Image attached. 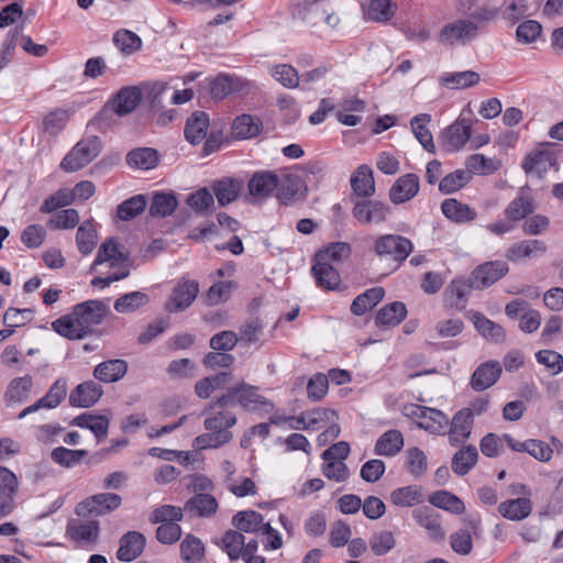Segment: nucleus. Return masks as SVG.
Returning <instances> with one entry per match:
<instances>
[{
    "mask_svg": "<svg viewBox=\"0 0 563 563\" xmlns=\"http://www.w3.org/2000/svg\"><path fill=\"white\" fill-rule=\"evenodd\" d=\"M102 387L93 380H88L76 386L69 395L71 407L89 408L102 396Z\"/></svg>",
    "mask_w": 563,
    "mask_h": 563,
    "instance_id": "nucleus-19",
    "label": "nucleus"
},
{
    "mask_svg": "<svg viewBox=\"0 0 563 563\" xmlns=\"http://www.w3.org/2000/svg\"><path fill=\"white\" fill-rule=\"evenodd\" d=\"M441 211L448 219L456 223L470 222L476 218V211L474 209L454 198L443 200Z\"/></svg>",
    "mask_w": 563,
    "mask_h": 563,
    "instance_id": "nucleus-33",
    "label": "nucleus"
},
{
    "mask_svg": "<svg viewBox=\"0 0 563 563\" xmlns=\"http://www.w3.org/2000/svg\"><path fill=\"white\" fill-rule=\"evenodd\" d=\"M145 537L137 531H130L121 537L117 558L122 562H131L141 555L145 547Z\"/></svg>",
    "mask_w": 563,
    "mask_h": 563,
    "instance_id": "nucleus-23",
    "label": "nucleus"
},
{
    "mask_svg": "<svg viewBox=\"0 0 563 563\" xmlns=\"http://www.w3.org/2000/svg\"><path fill=\"white\" fill-rule=\"evenodd\" d=\"M396 545L393 532L383 530L374 533L369 539V548L376 556H382L391 551Z\"/></svg>",
    "mask_w": 563,
    "mask_h": 563,
    "instance_id": "nucleus-63",
    "label": "nucleus"
},
{
    "mask_svg": "<svg viewBox=\"0 0 563 563\" xmlns=\"http://www.w3.org/2000/svg\"><path fill=\"white\" fill-rule=\"evenodd\" d=\"M74 423L80 428L89 429L97 439H102L108 433L109 420L103 416L82 413L74 419Z\"/></svg>",
    "mask_w": 563,
    "mask_h": 563,
    "instance_id": "nucleus-55",
    "label": "nucleus"
},
{
    "mask_svg": "<svg viewBox=\"0 0 563 563\" xmlns=\"http://www.w3.org/2000/svg\"><path fill=\"white\" fill-rule=\"evenodd\" d=\"M199 292L198 283L190 279H181L174 287L166 309L169 312H179L187 309L196 299Z\"/></svg>",
    "mask_w": 563,
    "mask_h": 563,
    "instance_id": "nucleus-14",
    "label": "nucleus"
},
{
    "mask_svg": "<svg viewBox=\"0 0 563 563\" xmlns=\"http://www.w3.org/2000/svg\"><path fill=\"white\" fill-rule=\"evenodd\" d=\"M209 117L206 112H194L186 122L185 137L191 144L200 143L207 135Z\"/></svg>",
    "mask_w": 563,
    "mask_h": 563,
    "instance_id": "nucleus-34",
    "label": "nucleus"
},
{
    "mask_svg": "<svg viewBox=\"0 0 563 563\" xmlns=\"http://www.w3.org/2000/svg\"><path fill=\"white\" fill-rule=\"evenodd\" d=\"M232 525L241 533L261 532L265 525L264 518L261 514L254 510H244L236 512L232 518Z\"/></svg>",
    "mask_w": 563,
    "mask_h": 563,
    "instance_id": "nucleus-39",
    "label": "nucleus"
},
{
    "mask_svg": "<svg viewBox=\"0 0 563 563\" xmlns=\"http://www.w3.org/2000/svg\"><path fill=\"white\" fill-rule=\"evenodd\" d=\"M235 404H239L245 410H255L260 405L265 404V398L257 393L256 387L240 383L228 388L227 394L218 398L211 407L224 408Z\"/></svg>",
    "mask_w": 563,
    "mask_h": 563,
    "instance_id": "nucleus-4",
    "label": "nucleus"
},
{
    "mask_svg": "<svg viewBox=\"0 0 563 563\" xmlns=\"http://www.w3.org/2000/svg\"><path fill=\"white\" fill-rule=\"evenodd\" d=\"M472 320L476 330L487 340L495 343H500L505 340L506 334L503 327L487 319L484 314L476 312Z\"/></svg>",
    "mask_w": 563,
    "mask_h": 563,
    "instance_id": "nucleus-46",
    "label": "nucleus"
},
{
    "mask_svg": "<svg viewBox=\"0 0 563 563\" xmlns=\"http://www.w3.org/2000/svg\"><path fill=\"white\" fill-rule=\"evenodd\" d=\"M98 520H74L67 525L66 534L75 542L86 545L95 544L99 538Z\"/></svg>",
    "mask_w": 563,
    "mask_h": 563,
    "instance_id": "nucleus-16",
    "label": "nucleus"
},
{
    "mask_svg": "<svg viewBox=\"0 0 563 563\" xmlns=\"http://www.w3.org/2000/svg\"><path fill=\"white\" fill-rule=\"evenodd\" d=\"M507 272L508 265L503 261L486 262L473 271L470 285L476 289L489 287L504 277Z\"/></svg>",
    "mask_w": 563,
    "mask_h": 563,
    "instance_id": "nucleus-11",
    "label": "nucleus"
},
{
    "mask_svg": "<svg viewBox=\"0 0 563 563\" xmlns=\"http://www.w3.org/2000/svg\"><path fill=\"white\" fill-rule=\"evenodd\" d=\"M478 453L475 446L468 445L457 451L452 459V470L455 474L463 476L476 464Z\"/></svg>",
    "mask_w": 563,
    "mask_h": 563,
    "instance_id": "nucleus-48",
    "label": "nucleus"
},
{
    "mask_svg": "<svg viewBox=\"0 0 563 563\" xmlns=\"http://www.w3.org/2000/svg\"><path fill=\"white\" fill-rule=\"evenodd\" d=\"M405 413L409 417H416L418 428L432 434L444 433L449 424L448 416L434 408L410 405L405 408Z\"/></svg>",
    "mask_w": 563,
    "mask_h": 563,
    "instance_id": "nucleus-7",
    "label": "nucleus"
},
{
    "mask_svg": "<svg viewBox=\"0 0 563 563\" xmlns=\"http://www.w3.org/2000/svg\"><path fill=\"white\" fill-rule=\"evenodd\" d=\"M479 26L472 20L457 19L442 26L439 32V42L445 45H466L475 41Z\"/></svg>",
    "mask_w": 563,
    "mask_h": 563,
    "instance_id": "nucleus-5",
    "label": "nucleus"
},
{
    "mask_svg": "<svg viewBox=\"0 0 563 563\" xmlns=\"http://www.w3.org/2000/svg\"><path fill=\"white\" fill-rule=\"evenodd\" d=\"M413 517L417 523L430 532V536L434 540H443L445 532L441 528V520L439 514L429 507L418 508Z\"/></svg>",
    "mask_w": 563,
    "mask_h": 563,
    "instance_id": "nucleus-35",
    "label": "nucleus"
},
{
    "mask_svg": "<svg viewBox=\"0 0 563 563\" xmlns=\"http://www.w3.org/2000/svg\"><path fill=\"white\" fill-rule=\"evenodd\" d=\"M122 498L114 493H100L90 496L79 503L76 507V514L79 517L103 516L120 507Z\"/></svg>",
    "mask_w": 563,
    "mask_h": 563,
    "instance_id": "nucleus-8",
    "label": "nucleus"
},
{
    "mask_svg": "<svg viewBox=\"0 0 563 563\" xmlns=\"http://www.w3.org/2000/svg\"><path fill=\"white\" fill-rule=\"evenodd\" d=\"M67 380L64 377L57 378L47 393L31 406L24 408L18 416L19 419L25 418L27 415L38 411L40 409H54L58 407L67 395Z\"/></svg>",
    "mask_w": 563,
    "mask_h": 563,
    "instance_id": "nucleus-10",
    "label": "nucleus"
},
{
    "mask_svg": "<svg viewBox=\"0 0 563 563\" xmlns=\"http://www.w3.org/2000/svg\"><path fill=\"white\" fill-rule=\"evenodd\" d=\"M158 162L157 152L150 147L132 150L126 155V163L131 167L140 169H152Z\"/></svg>",
    "mask_w": 563,
    "mask_h": 563,
    "instance_id": "nucleus-50",
    "label": "nucleus"
},
{
    "mask_svg": "<svg viewBox=\"0 0 563 563\" xmlns=\"http://www.w3.org/2000/svg\"><path fill=\"white\" fill-rule=\"evenodd\" d=\"M390 500L399 507H412L423 501V495L417 486H405L390 494Z\"/></svg>",
    "mask_w": 563,
    "mask_h": 563,
    "instance_id": "nucleus-56",
    "label": "nucleus"
},
{
    "mask_svg": "<svg viewBox=\"0 0 563 563\" xmlns=\"http://www.w3.org/2000/svg\"><path fill=\"white\" fill-rule=\"evenodd\" d=\"M146 207V200L143 195H136L119 205L118 217L128 221L139 216Z\"/></svg>",
    "mask_w": 563,
    "mask_h": 563,
    "instance_id": "nucleus-64",
    "label": "nucleus"
},
{
    "mask_svg": "<svg viewBox=\"0 0 563 563\" xmlns=\"http://www.w3.org/2000/svg\"><path fill=\"white\" fill-rule=\"evenodd\" d=\"M177 207L176 197L173 194H156L153 197L150 213L157 217L170 216Z\"/></svg>",
    "mask_w": 563,
    "mask_h": 563,
    "instance_id": "nucleus-61",
    "label": "nucleus"
},
{
    "mask_svg": "<svg viewBox=\"0 0 563 563\" xmlns=\"http://www.w3.org/2000/svg\"><path fill=\"white\" fill-rule=\"evenodd\" d=\"M406 316L407 309L405 303L394 301L377 311L375 322L379 327H396L406 318Z\"/></svg>",
    "mask_w": 563,
    "mask_h": 563,
    "instance_id": "nucleus-37",
    "label": "nucleus"
},
{
    "mask_svg": "<svg viewBox=\"0 0 563 563\" xmlns=\"http://www.w3.org/2000/svg\"><path fill=\"white\" fill-rule=\"evenodd\" d=\"M429 503L454 515H462L465 511L464 503L454 494L448 490H438L429 497Z\"/></svg>",
    "mask_w": 563,
    "mask_h": 563,
    "instance_id": "nucleus-44",
    "label": "nucleus"
},
{
    "mask_svg": "<svg viewBox=\"0 0 563 563\" xmlns=\"http://www.w3.org/2000/svg\"><path fill=\"white\" fill-rule=\"evenodd\" d=\"M128 371V363L124 360H109L98 364L93 369V377L103 383L120 380Z\"/></svg>",
    "mask_w": 563,
    "mask_h": 563,
    "instance_id": "nucleus-30",
    "label": "nucleus"
},
{
    "mask_svg": "<svg viewBox=\"0 0 563 563\" xmlns=\"http://www.w3.org/2000/svg\"><path fill=\"white\" fill-rule=\"evenodd\" d=\"M430 122L431 115L428 113H421L411 119L410 125L416 139L422 145V147L430 153H434L435 145L433 142V136L428 129V124Z\"/></svg>",
    "mask_w": 563,
    "mask_h": 563,
    "instance_id": "nucleus-38",
    "label": "nucleus"
},
{
    "mask_svg": "<svg viewBox=\"0 0 563 563\" xmlns=\"http://www.w3.org/2000/svg\"><path fill=\"white\" fill-rule=\"evenodd\" d=\"M245 537L239 530H228L217 544L228 554L231 561L242 558Z\"/></svg>",
    "mask_w": 563,
    "mask_h": 563,
    "instance_id": "nucleus-45",
    "label": "nucleus"
},
{
    "mask_svg": "<svg viewBox=\"0 0 563 563\" xmlns=\"http://www.w3.org/2000/svg\"><path fill=\"white\" fill-rule=\"evenodd\" d=\"M228 382L229 374L219 373L197 382L195 390L198 397L206 399L209 398L214 390L224 387Z\"/></svg>",
    "mask_w": 563,
    "mask_h": 563,
    "instance_id": "nucleus-59",
    "label": "nucleus"
},
{
    "mask_svg": "<svg viewBox=\"0 0 563 563\" xmlns=\"http://www.w3.org/2000/svg\"><path fill=\"white\" fill-rule=\"evenodd\" d=\"M141 101V92L136 87L121 88L115 96L102 108L100 115L112 111L123 117L131 113Z\"/></svg>",
    "mask_w": 563,
    "mask_h": 563,
    "instance_id": "nucleus-12",
    "label": "nucleus"
},
{
    "mask_svg": "<svg viewBox=\"0 0 563 563\" xmlns=\"http://www.w3.org/2000/svg\"><path fill=\"white\" fill-rule=\"evenodd\" d=\"M101 144L97 136L79 141L60 162V168L74 173L87 166L100 153Z\"/></svg>",
    "mask_w": 563,
    "mask_h": 563,
    "instance_id": "nucleus-2",
    "label": "nucleus"
},
{
    "mask_svg": "<svg viewBox=\"0 0 563 563\" xmlns=\"http://www.w3.org/2000/svg\"><path fill=\"white\" fill-rule=\"evenodd\" d=\"M411 241L398 234H385L375 240L374 252L379 257H388L395 262H404L412 252Z\"/></svg>",
    "mask_w": 563,
    "mask_h": 563,
    "instance_id": "nucleus-6",
    "label": "nucleus"
},
{
    "mask_svg": "<svg viewBox=\"0 0 563 563\" xmlns=\"http://www.w3.org/2000/svg\"><path fill=\"white\" fill-rule=\"evenodd\" d=\"M306 190L307 188L302 179L296 174L288 173L284 174L280 178L278 177L276 197L284 205H288L298 198L305 197Z\"/></svg>",
    "mask_w": 563,
    "mask_h": 563,
    "instance_id": "nucleus-17",
    "label": "nucleus"
},
{
    "mask_svg": "<svg viewBox=\"0 0 563 563\" xmlns=\"http://www.w3.org/2000/svg\"><path fill=\"white\" fill-rule=\"evenodd\" d=\"M33 387V379L31 375H24L13 378L5 390L4 401L8 407L20 405L26 401L30 397Z\"/></svg>",
    "mask_w": 563,
    "mask_h": 563,
    "instance_id": "nucleus-26",
    "label": "nucleus"
},
{
    "mask_svg": "<svg viewBox=\"0 0 563 563\" xmlns=\"http://www.w3.org/2000/svg\"><path fill=\"white\" fill-rule=\"evenodd\" d=\"M420 181L416 174L400 176L389 190V199L395 205L411 200L419 192Z\"/></svg>",
    "mask_w": 563,
    "mask_h": 563,
    "instance_id": "nucleus-18",
    "label": "nucleus"
},
{
    "mask_svg": "<svg viewBox=\"0 0 563 563\" xmlns=\"http://www.w3.org/2000/svg\"><path fill=\"white\" fill-rule=\"evenodd\" d=\"M52 328L58 334L69 340H80L89 334L74 311L52 322Z\"/></svg>",
    "mask_w": 563,
    "mask_h": 563,
    "instance_id": "nucleus-31",
    "label": "nucleus"
},
{
    "mask_svg": "<svg viewBox=\"0 0 563 563\" xmlns=\"http://www.w3.org/2000/svg\"><path fill=\"white\" fill-rule=\"evenodd\" d=\"M212 189L220 206L233 202L240 192L241 184L236 180L224 178L213 183Z\"/></svg>",
    "mask_w": 563,
    "mask_h": 563,
    "instance_id": "nucleus-49",
    "label": "nucleus"
},
{
    "mask_svg": "<svg viewBox=\"0 0 563 563\" xmlns=\"http://www.w3.org/2000/svg\"><path fill=\"white\" fill-rule=\"evenodd\" d=\"M311 271L319 287L333 290L339 286L341 278L331 263L319 261L318 257H314V264Z\"/></svg>",
    "mask_w": 563,
    "mask_h": 563,
    "instance_id": "nucleus-29",
    "label": "nucleus"
},
{
    "mask_svg": "<svg viewBox=\"0 0 563 563\" xmlns=\"http://www.w3.org/2000/svg\"><path fill=\"white\" fill-rule=\"evenodd\" d=\"M545 252V245L539 240L521 241L508 249L506 257L511 262L529 258L536 254Z\"/></svg>",
    "mask_w": 563,
    "mask_h": 563,
    "instance_id": "nucleus-41",
    "label": "nucleus"
},
{
    "mask_svg": "<svg viewBox=\"0 0 563 563\" xmlns=\"http://www.w3.org/2000/svg\"><path fill=\"white\" fill-rule=\"evenodd\" d=\"M385 291L382 287H373L358 295L351 305V312L362 316L373 309L383 298Z\"/></svg>",
    "mask_w": 563,
    "mask_h": 563,
    "instance_id": "nucleus-42",
    "label": "nucleus"
},
{
    "mask_svg": "<svg viewBox=\"0 0 563 563\" xmlns=\"http://www.w3.org/2000/svg\"><path fill=\"white\" fill-rule=\"evenodd\" d=\"M533 203L529 197L519 196L505 210L509 221H519L533 212Z\"/></svg>",
    "mask_w": 563,
    "mask_h": 563,
    "instance_id": "nucleus-62",
    "label": "nucleus"
},
{
    "mask_svg": "<svg viewBox=\"0 0 563 563\" xmlns=\"http://www.w3.org/2000/svg\"><path fill=\"white\" fill-rule=\"evenodd\" d=\"M501 374L498 362H486L479 365L472 375L471 386L476 391H483L493 386Z\"/></svg>",
    "mask_w": 563,
    "mask_h": 563,
    "instance_id": "nucleus-24",
    "label": "nucleus"
},
{
    "mask_svg": "<svg viewBox=\"0 0 563 563\" xmlns=\"http://www.w3.org/2000/svg\"><path fill=\"white\" fill-rule=\"evenodd\" d=\"M471 137L470 125L463 122H454L440 135L442 147L448 152L460 150Z\"/></svg>",
    "mask_w": 563,
    "mask_h": 563,
    "instance_id": "nucleus-22",
    "label": "nucleus"
},
{
    "mask_svg": "<svg viewBox=\"0 0 563 563\" xmlns=\"http://www.w3.org/2000/svg\"><path fill=\"white\" fill-rule=\"evenodd\" d=\"M353 191L363 198L372 197L375 194V181L373 170L368 165H361L351 177Z\"/></svg>",
    "mask_w": 563,
    "mask_h": 563,
    "instance_id": "nucleus-32",
    "label": "nucleus"
},
{
    "mask_svg": "<svg viewBox=\"0 0 563 563\" xmlns=\"http://www.w3.org/2000/svg\"><path fill=\"white\" fill-rule=\"evenodd\" d=\"M351 254V246L346 242L330 243L323 250L319 251L314 257L319 261H327L329 263H340L347 258Z\"/></svg>",
    "mask_w": 563,
    "mask_h": 563,
    "instance_id": "nucleus-58",
    "label": "nucleus"
},
{
    "mask_svg": "<svg viewBox=\"0 0 563 563\" xmlns=\"http://www.w3.org/2000/svg\"><path fill=\"white\" fill-rule=\"evenodd\" d=\"M473 422L474 419L472 418V412L468 410L462 409L454 415L451 421L449 434V439L452 445H457L468 439Z\"/></svg>",
    "mask_w": 563,
    "mask_h": 563,
    "instance_id": "nucleus-28",
    "label": "nucleus"
},
{
    "mask_svg": "<svg viewBox=\"0 0 563 563\" xmlns=\"http://www.w3.org/2000/svg\"><path fill=\"white\" fill-rule=\"evenodd\" d=\"M472 180L471 173L466 169H456L453 173L445 175L439 183V190L442 194H453Z\"/></svg>",
    "mask_w": 563,
    "mask_h": 563,
    "instance_id": "nucleus-53",
    "label": "nucleus"
},
{
    "mask_svg": "<svg viewBox=\"0 0 563 563\" xmlns=\"http://www.w3.org/2000/svg\"><path fill=\"white\" fill-rule=\"evenodd\" d=\"M296 14L311 25L324 22L335 27L340 18L334 14L330 0H301L297 7Z\"/></svg>",
    "mask_w": 563,
    "mask_h": 563,
    "instance_id": "nucleus-3",
    "label": "nucleus"
},
{
    "mask_svg": "<svg viewBox=\"0 0 563 563\" xmlns=\"http://www.w3.org/2000/svg\"><path fill=\"white\" fill-rule=\"evenodd\" d=\"M352 214L362 224H379L387 220L390 207L378 200H357Z\"/></svg>",
    "mask_w": 563,
    "mask_h": 563,
    "instance_id": "nucleus-9",
    "label": "nucleus"
},
{
    "mask_svg": "<svg viewBox=\"0 0 563 563\" xmlns=\"http://www.w3.org/2000/svg\"><path fill=\"white\" fill-rule=\"evenodd\" d=\"M86 455V450H70L64 446L55 448L51 453V457L55 463L67 468L79 464Z\"/></svg>",
    "mask_w": 563,
    "mask_h": 563,
    "instance_id": "nucleus-60",
    "label": "nucleus"
},
{
    "mask_svg": "<svg viewBox=\"0 0 563 563\" xmlns=\"http://www.w3.org/2000/svg\"><path fill=\"white\" fill-rule=\"evenodd\" d=\"M261 132V121L250 114L238 117L232 124V135L240 140L252 139Z\"/></svg>",
    "mask_w": 563,
    "mask_h": 563,
    "instance_id": "nucleus-43",
    "label": "nucleus"
},
{
    "mask_svg": "<svg viewBox=\"0 0 563 563\" xmlns=\"http://www.w3.org/2000/svg\"><path fill=\"white\" fill-rule=\"evenodd\" d=\"M205 554V547L202 542L188 534L180 543V555L181 559L187 563H198L201 561Z\"/></svg>",
    "mask_w": 563,
    "mask_h": 563,
    "instance_id": "nucleus-57",
    "label": "nucleus"
},
{
    "mask_svg": "<svg viewBox=\"0 0 563 563\" xmlns=\"http://www.w3.org/2000/svg\"><path fill=\"white\" fill-rule=\"evenodd\" d=\"M404 437L400 431L391 429L383 433L375 443L377 455L394 456L401 451Z\"/></svg>",
    "mask_w": 563,
    "mask_h": 563,
    "instance_id": "nucleus-36",
    "label": "nucleus"
},
{
    "mask_svg": "<svg viewBox=\"0 0 563 563\" xmlns=\"http://www.w3.org/2000/svg\"><path fill=\"white\" fill-rule=\"evenodd\" d=\"M441 84L452 89H465L479 82V75L473 70L449 73L441 77Z\"/></svg>",
    "mask_w": 563,
    "mask_h": 563,
    "instance_id": "nucleus-51",
    "label": "nucleus"
},
{
    "mask_svg": "<svg viewBox=\"0 0 563 563\" xmlns=\"http://www.w3.org/2000/svg\"><path fill=\"white\" fill-rule=\"evenodd\" d=\"M148 296L142 291H132L119 297L114 301V309L119 313H131L147 305Z\"/></svg>",
    "mask_w": 563,
    "mask_h": 563,
    "instance_id": "nucleus-54",
    "label": "nucleus"
},
{
    "mask_svg": "<svg viewBox=\"0 0 563 563\" xmlns=\"http://www.w3.org/2000/svg\"><path fill=\"white\" fill-rule=\"evenodd\" d=\"M213 404L214 402L202 412V415H207L203 427L208 432L194 440V446L198 450L217 449L229 443L233 438L230 428L236 423L235 415L223 410L216 413H208L209 410L216 407H211Z\"/></svg>",
    "mask_w": 563,
    "mask_h": 563,
    "instance_id": "nucleus-1",
    "label": "nucleus"
},
{
    "mask_svg": "<svg viewBox=\"0 0 563 563\" xmlns=\"http://www.w3.org/2000/svg\"><path fill=\"white\" fill-rule=\"evenodd\" d=\"M98 243V233L92 221H84L77 229L76 244L81 255H89Z\"/></svg>",
    "mask_w": 563,
    "mask_h": 563,
    "instance_id": "nucleus-40",
    "label": "nucleus"
},
{
    "mask_svg": "<svg viewBox=\"0 0 563 563\" xmlns=\"http://www.w3.org/2000/svg\"><path fill=\"white\" fill-rule=\"evenodd\" d=\"M247 187L254 199H266L278 187V176L268 170L256 172L249 180Z\"/></svg>",
    "mask_w": 563,
    "mask_h": 563,
    "instance_id": "nucleus-21",
    "label": "nucleus"
},
{
    "mask_svg": "<svg viewBox=\"0 0 563 563\" xmlns=\"http://www.w3.org/2000/svg\"><path fill=\"white\" fill-rule=\"evenodd\" d=\"M555 164L554 153L543 147L528 154L522 163V168L527 175L541 178Z\"/></svg>",
    "mask_w": 563,
    "mask_h": 563,
    "instance_id": "nucleus-15",
    "label": "nucleus"
},
{
    "mask_svg": "<svg viewBox=\"0 0 563 563\" xmlns=\"http://www.w3.org/2000/svg\"><path fill=\"white\" fill-rule=\"evenodd\" d=\"M465 166L473 177V174L490 175L499 168L500 164L495 158H488L482 154H473L466 158Z\"/></svg>",
    "mask_w": 563,
    "mask_h": 563,
    "instance_id": "nucleus-52",
    "label": "nucleus"
},
{
    "mask_svg": "<svg viewBox=\"0 0 563 563\" xmlns=\"http://www.w3.org/2000/svg\"><path fill=\"white\" fill-rule=\"evenodd\" d=\"M244 87L243 79L227 74H219L209 82L210 93L216 100H223L230 93L243 90Z\"/></svg>",
    "mask_w": 563,
    "mask_h": 563,
    "instance_id": "nucleus-25",
    "label": "nucleus"
},
{
    "mask_svg": "<svg viewBox=\"0 0 563 563\" xmlns=\"http://www.w3.org/2000/svg\"><path fill=\"white\" fill-rule=\"evenodd\" d=\"M128 260V255L123 252V246L120 245L114 238H108L100 245L97 256L91 265V271L97 266L108 263L110 267H117Z\"/></svg>",
    "mask_w": 563,
    "mask_h": 563,
    "instance_id": "nucleus-20",
    "label": "nucleus"
},
{
    "mask_svg": "<svg viewBox=\"0 0 563 563\" xmlns=\"http://www.w3.org/2000/svg\"><path fill=\"white\" fill-rule=\"evenodd\" d=\"M218 509L217 499L209 494H198L191 497L185 505V510L198 515L200 517H207L214 514Z\"/></svg>",
    "mask_w": 563,
    "mask_h": 563,
    "instance_id": "nucleus-47",
    "label": "nucleus"
},
{
    "mask_svg": "<svg viewBox=\"0 0 563 563\" xmlns=\"http://www.w3.org/2000/svg\"><path fill=\"white\" fill-rule=\"evenodd\" d=\"M532 503L527 497L507 499L498 505V512L505 519L520 521L530 516Z\"/></svg>",
    "mask_w": 563,
    "mask_h": 563,
    "instance_id": "nucleus-27",
    "label": "nucleus"
},
{
    "mask_svg": "<svg viewBox=\"0 0 563 563\" xmlns=\"http://www.w3.org/2000/svg\"><path fill=\"white\" fill-rule=\"evenodd\" d=\"M73 311L87 332L90 333L95 325L102 322L109 311V306L101 300H87L76 305Z\"/></svg>",
    "mask_w": 563,
    "mask_h": 563,
    "instance_id": "nucleus-13",
    "label": "nucleus"
}]
</instances>
